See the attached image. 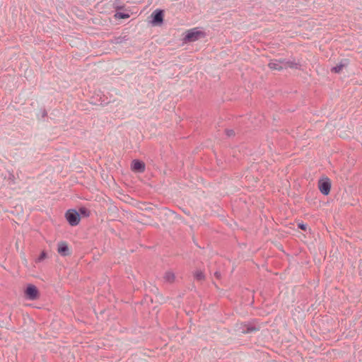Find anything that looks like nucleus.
<instances>
[{
    "instance_id": "nucleus-8",
    "label": "nucleus",
    "mask_w": 362,
    "mask_h": 362,
    "mask_svg": "<svg viewBox=\"0 0 362 362\" xmlns=\"http://www.w3.org/2000/svg\"><path fill=\"white\" fill-rule=\"evenodd\" d=\"M269 66L271 69L274 70H280L283 68V66H281L277 61H272L269 62Z\"/></svg>"
},
{
    "instance_id": "nucleus-6",
    "label": "nucleus",
    "mask_w": 362,
    "mask_h": 362,
    "mask_svg": "<svg viewBox=\"0 0 362 362\" xmlns=\"http://www.w3.org/2000/svg\"><path fill=\"white\" fill-rule=\"evenodd\" d=\"M132 168L134 171L144 172L145 170V165L143 162L139 160H134L132 162Z\"/></svg>"
},
{
    "instance_id": "nucleus-10",
    "label": "nucleus",
    "mask_w": 362,
    "mask_h": 362,
    "mask_svg": "<svg viewBox=\"0 0 362 362\" xmlns=\"http://www.w3.org/2000/svg\"><path fill=\"white\" fill-rule=\"evenodd\" d=\"M47 257V253L45 252H42V253L40 254V255L39 256V257L37 259H36V262H42V260H44L45 258Z\"/></svg>"
},
{
    "instance_id": "nucleus-3",
    "label": "nucleus",
    "mask_w": 362,
    "mask_h": 362,
    "mask_svg": "<svg viewBox=\"0 0 362 362\" xmlns=\"http://www.w3.org/2000/svg\"><path fill=\"white\" fill-rule=\"evenodd\" d=\"M66 218L71 226H76L80 222V216L75 210H69L66 213Z\"/></svg>"
},
{
    "instance_id": "nucleus-14",
    "label": "nucleus",
    "mask_w": 362,
    "mask_h": 362,
    "mask_svg": "<svg viewBox=\"0 0 362 362\" xmlns=\"http://www.w3.org/2000/svg\"><path fill=\"white\" fill-rule=\"evenodd\" d=\"M299 228H301L302 230H306L307 228V225L305 224H303V223H300L298 225Z\"/></svg>"
},
{
    "instance_id": "nucleus-5",
    "label": "nucleus",
    "mask_w": 362,
    "mask_h": 362,
    "mask_svg": "<svg viewBox=\"0 0 362 362\" xmlns=\"http://www.w3.org/2000/svg\"><path fill=\"white\" fill-rule=\"evenodd\" d=\"M58 252L62 256H67L69 255V249L68 245L65 242H60L58 244Z\"/></svg>"
},
{
    "instance_id": "nucleus-12",
    "label": "nucleus",
    "mask_w": 362,
    "mask_h": 362,
    "mask_svg": "<svg viewBox=\"0 0 362 362\" xmlns=\"http://www.w3.org/2000/svg\"><path fill=\"white\" fill-rule=\"evenodd\" d=\"M196 277L198 279H202L204 278V275L202 272H197L196 273Z\"/></svg>"
},
{
    "instance_id": "nucleus-4",
    "label": "nucleus",
    "mask_w": 362,
    "mask_h": 362,
    "mask_svg": "<svg viewBox=\"0 0 362 362\" xmlns=\"http://www.w3.org/2000/svg\"><path fill=\"white\" fill-rule=\"evenodd\" d=\"M26 298L29 300H36L39 297L38 290L34 285L30 284L25 291Z\"/></svg>"
},
{
    "instance_id": "nucleus-9",
    "label": "nucleus",
    "mask_w": 362,
    "mask_h": 362,
    "mask_svg": "<svg viewBox=\"0 0 362 362\" xmlns=\"http://www.w3.org/2000/svg\"><path fill=\"white\" fill-rule=\"evenodd\" d=\"M344 66V64L337 65V66L333 67L332 71L335 73H339L342 70Z\"/></svg>"
},
{
    "instance_id": "nucleus-15",
    "label": "nucleus",
    "mask_w": 362,
    "mask_h": 362,
    "mask_svg": "<svg viewBox=\"0 0 362 362\" xmlns=\"http://www.w3.org/2000/svg\"><path fill=\"white\" fill-rule=\"evenodd\" d=\"M80 211H81V214H84V215H86V216H88V214H86V209H80Z\"/></svg>"
},
{
    "instance_id": "nucleus-7",
    "label": "nucleus",
    "mask_w": 362,
    "mask_h": 362,
    "mask_svg": "<svg viewBox=\"0 0 362 362\" xmlns=\"http://www.w3.org/2000/svg\"><path fill=\"white\" fill-rule=\"evenodd\" d=\"M152 16L153 18V23H160L163 22V13L162 11L156 10L152 13Z\"/></svg>"
},
{
    "instance_id": "nucleus-2",
    "label": "nucleus",
    "mask_w": 362,
    "mask_h": 362,
    "mask_svg": "<svg viewBox=\"0 0 362 362\" xmlns=\"http://www.w3.org/2000/svg\"><path fill=\"white\" fill-rule=\"evenodd\" d=\"M318 187L320 192L325 195L329 194L331 189V181L325 177L319 180Z\"/></svg>"
},
{
    "instance_id": "nucleus-13",
    "label": "nucleus",
    "mask_w": 362,
    "mask_h": 362,
    "mask_svg": "<svg viewBox=\"0 0 362 362\" xmlns=\"http://www.w3.org/2000/svg\"><path fill=\"white\" fill-rule=\"evenodd\" d=\"M116 16H119L122 18H129V15L128 14L117 13V14H116Z\"/></svg>"
},
{
    "instance_id": "nucleus-1",
    "label": "nucleus",
    "mask_w": 362,
    "mask_h": 362,
    "mask_svg": "<svg viewBox=\"0 0 362 362\" xmlns=\"http://www.w3.org/2000/svg\"><path fill=\"white\" fill-rule=\"evenodd\" d=\"M204 35L203 32L199 30L197 28H194L187 31L185 40L189 42H194L204 37Z\"/></svg>"
},
{
    "instance_id": "nucleus-11",
    "label": "nucleus",
    "mask_w": 362,
    "mask_h": 362,
    "mask_svg": "<svg viewBox=\"0 0 362 362\" xmlns=\"http://www.w3.org/2000/svg\"><path fill=\"white\" fill-rule=\"evenodd\" d=\"M165 278L167 279L168 281H172L174 279V274L172 273H167Z\"/></svg>"
}]
</instances>
